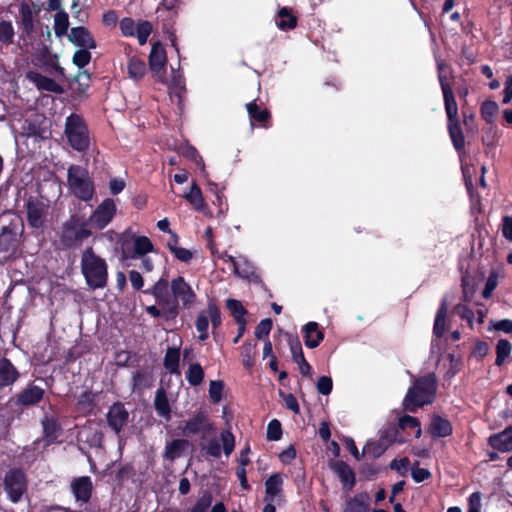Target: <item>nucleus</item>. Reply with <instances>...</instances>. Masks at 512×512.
Returning a JSON list of instances; mask_svg holds the SVG:
<instances>
[{
    "label": "nucleus",
    "instance_id": "nucleus-63",
    "mask_svg": "<svg viewBox=\"0 0 512 512\" xmlns=\"http://www.w3.org/2000/svg\"><path fill=\"white\" fill-rule=\"evenodd\" d=\"M220 439L223 445V451L226 456H229L235 447V437L230 430H224L220 434Z\"/></svg>",
    "mask_w": 512,
    "mask_h": 512
},
{
    "label": "nucleus",
    "instance_id": "nucleus-34",
    "mask_svg": "<svg viewBox=\"0 0 512 512\" xmlns=\"http://www.w3.org/2000/svg\"><path fill=\"white\" fill-rule=\"evenodd\" d=\"M275 23L278 29L288 31L296 28L298 18L293 13L292 8L284 6L278 10Z\"/></svg>",
    "mask_w": 512,
    "mask_h": 512
},
{
    "label": "nucleus",
    "instance_id": "nucleus-23",
    "mask_svg": "<svg viewBox=\"0 0 512 512\" xmlns=\"http://www.w3.org/2000/svg\"><path fill=\"white\" fill-rule=\"evenodd\" d=\"M67 36L71 43L80 48L95 49L97 46L92 34L84 26L71 28Z\"/></svg>",
    "mask_w": 512,
    "mask_h": 512
},
{
    "label": "nucleus",
    "instance_id": "nucleus-36",
    "mask_svg": "<svg viewBox=\"0 0 512 512\" xmlns=\"http://www.w3.org/2000/svg\"><path fill=\"white\" fill-rule=\"evenodd\" d=\"M41 425L44 439L49 443H53L58 438L59 432L61 431V425L57 417L45 415L41 420Z\"/></svg>",
    "mask_w": 512,
    "mask_h": 512
},
{
    "label": "nucleus",
    "instance_id": "nucleus-41",
    "mask_svg": "<svg viewBox=\"0 0 512 512\" xmlns=\"http://www.w3.org/2000/svg\"><path fill=\"white\" fill-rule=\"evenodd\" d=\"M16 32L12 21L0 20V47H8L14 43Z\"/></svg>",
    "mask_w": 512,
    "mask_h": 512
},
{
    "label": "nucleus",
    "instance_id": "nucleus-35",
    "mask_svg": "<svg viewBox=\"0 0 512 512\" xmlns=\"http://www.w3.org/2000/svg\"><path fill=\"white\" fill-rule=\"evenodd\" d=\"M369 504V494L367 492H360L347 500L344 512H370Z\"/></svg>",
    "mask_w": 512,
    "mask_h": 512
},
{
    "label": "nucleus",
    "instance_id": "nucleus-56",
    "mask_svg": "<svg viewBox=\"0 0 512 512\" xmlns=\"http://www.w3.org/2000/svg\"><path fill=\"white\" fill-rule=\"evenodd\" d=\"M226 307L230 311L231 315L234 318V321L244 320L245 315L247 314V310L242 305L239 300L229 298L226 301Z\"/></svg>",
    "mask_w": 512,
    "mask_h": 512
},
{
    "label": "nucleus",
    "instance_id": "nucleus-16",
    "mask_svg": "<svg viewBox=\"0 0 512 512\" xmlns=\"http://www.w3.org/2000/svg\"><path fill=\"white\" fill-rule=\"evenodd\" d=\"M169 286L170 283L166 276L162 275L152 287L143 290V293L153 296L158 305L180 308L178 302L176 300H172L169 293Z\"/></svg>",
    "mask_w": 512,
    "mask_h": 512
},
{
    "label": "nucleus",
    "instance_id": "nucleus-55",
    "mask_svg": "<svg viewBox=\"0 0 512 512\" xmlns=\"http://www.w3.org/2000/svg\"><path fill=\"white\" fill-rule=\"evenodd\" d=\"M398 428L405 430V429H415V437L419 438L421 436V424L418 418L410 416V415H404L400 417Z\"/></svg>",
    "mask_w": 512,
    "mask_h": 512
},
{
    "label": "nucleus",
    "instance_id": "nucleus-38",
    "mask_svg": "<svg viewBox=\"0 0 512 512\" xmlns=\"http://www.w3.org/2000/svg\"><path fill=\"white\" fill-rule=\"evenodd\" d=\"M448 65L444 61L437 62L438 80L443 94L444 102L455 100L454 92L447 76L444 74L445 70L448 69Z\"/></svg>",
    "mask_w": 512,
    "mask_h": 512
},
{
    "label": "nucleus",
    "instance_id": "nucleus-64",
    "mask_svg": "<svg viewBox=\"0 0 512 512\" xmlns=\"http://www.w3.org/2000/svg\"><path fill=\"white\" fill-rule=\"evenodd\" d=\"M282 437V426L279 420L272 419L267 426V439L269 441H278Z\"/></svg>",
    "mask_w": 512,
    "mask_h": 512
},
{
    "label": "nucleus",
    "instance_id": "nucleus-28",
    "mask_svg": "<svg viewBox=\"0 0 512 512\" xmlns=\"http://www.w3.org/2000/svg\"><path fill=\"white\" fill-rule=\"evenodd\" d=\"M20 378V372L10 359H0V388L12 386Z\"/></svg>",
    "mask_w": 512,
    "mask_h": 512
},
{
    "label": "nucleus",
    "instance_id": "nucleus-29",
    "mask_svg": "<svg viewBox=\"0 0 512 512\" xmlns=\"http://www.w3.org/2000/svg\"><path fill=\"white\" fill-rule=\"evenodd\" d=\"M238 262L233 271L236 276L256 284L262 283L261 276L256 272L254 265L250 261L245 257H239Z\"/></svg>",
    "mask_w": 512,
    "mask_h": 512
},
{
    "label": "nucleus",
    "instance_id": "nucleus-39",
    "mask_svg": "<svg viewBox=\"0 0 512 512\" xmlns=\"http://www.w3.org/2000/svg\"><path fill=\"white\" fill-rule=\"evenodd\" d=\"M448 312V305L447 300L444 298L442 299L434 320V326H433V334L437 338H441L445 333V327H446V316Z\"/></svg>",
    "mask_w": 512,
    "mask_h": 512
},
{
    "label": "nucleus",
    "instance_id": "nucleus-45",
    "mask_svg": "<svg viewBox=\"0 0 512 512\" xmlns=\"http://www.w3.org/2000/svg\"><path fill=\"white\" fill-rule=\"evenodd\" d=\"M388 448L387 444L379 439L377 441H368L363 447V454L376 459L382 456Z\"/></svg>",
    "mask_w": 512,
    "mask_h": 512
},
{
    "label": "nucleus",
    "instance_id": "nucleus-26",
    "mask_svg": "<svg viewBox=\"0 0 512 512\" xmlns=\"http://www.w3.org/2000/svg\"><path fill=\"white\" fill-rule=\"evenodd\" d=\"M305 345L314 349L320 345L324 339V330L317 322L310 321L302 329Z\"/></svg>",
    "mask_w": 512,
    "mask_h": 512
},
{
    "label": "nucleus",
    "instance_id": "nucleus-9",
    "mask_svg": "<svg viewBox=\"0 0 512 512\" xmlns=\"http://www.w3.org/2000/svg\"><path fill=\"white\" fill-rule=\"evenodd\" d=\"M180 429L183 436L200 435L202 440L215 432L214 424L209 419L208 413L203 410L196 411L189 419L185 420Z\"/></svg>",
    "mask_w": 512,
    "mask_h": 512
},
{
    "label": "nucleus",
    "instance_id": "nucleus-24",
    "mask_svg": "<svg viewBox=\"0 0 512 512\" xmlns=\"http://www.w3.org/2000/svg\"><path fill=\"white\" fill-rule=\"evenodd\" d=\"M19 15L20 21L18 24L22 30L20 38H23L24 40L25 38L30 39L35 32L34 15L30 5L22 2L19 7Z\"/></svg>",
    "mask_w": 512,
    "mask_h": 512
},
{
    "label": "nucleus",
    "instance_id": "nucleus-31",
    "mask_svg": "<svg viewBox=\"0 0 512 512\" xmlns=\"http://www.w3.org/2000/svg\"><path fill=\"white\" fill-rule=\"evenodd\" d=\"M453 427L451 422L440 416L433 415L429 425V433L434 438H445L452 434Z\"/></svg>",
    "mask_w": 512,
    "mask_h": 512
},
{
    "label": "nucleus",
    "instance_id": "nucleus-11",
    "mask_svg": "<svg viewBox=\"0 0 512 512\" xmlns=\"http://www.w3.org/2000/svg\"><path fill=\"white\" fill-rule=\"evenodd\" d=\"M116 204L113 199H104L93 211L90 217L85 220L87 224L96 229H104L114 218L116 214Z\"/></svg>",
    "mask_w": 512,
    "mask_h": 512
},
{
    "label": "nucleus",
    "instance_id": "nucleus-1",
    "mask_svg": "<svg viewBox=\"0 0 512 512\" xmlns=\"http://www.w3.org/2000/svg\"><path fill=\"white\" fill-rule=\"evenodd\" d=\"M436 392L437 378L434 373L416 378L404 397V410L415 413L418 408L432 404L436 398Z\"/></svg>",
    "mask_w": 512,
    "mask_h": 512
},
{
    "label": "nucleus",
    "instance_id": "nucleus-17",
    "mask_svg": "<svg viewBox=\"0 0 512 512\" xmlns=\"http://www.w3.org/2000/svg\"><path fill=\"white\" fill-rule=\"evenodd\" d=\"M107 424L116 435L120 434L128 423L129 412L122 402H115L110 407L106 414Z\"/></svg>",
    "mask_w": 512,
    "mask_h": 512
},
{
    "label": "nucleus",
    "instance_id": "nucleus-12",
    "mask_svg": "<svg viewBox=\"0 0 512 512\" xmlns=\"http://www.w3.org/2000/svg\"><path fill=\"white\" fill-rule=\"evenodd\" d=\"M170 289L173 295L172 300L181 302L183 309H190L195 304L197 295L183 276L172 279Z\"/></svg>",
    "mask_w": 512,
    "mask_h": 512
},
{
    "label": "nucleus",
    "instance_id": "nucleus-52",
    "mask_svg": "<svg viewBox=\"0 0 512 512\" xmlns=\"http://www.w3.org/2000/svg\"><path fill=\"white\" fill-rule=\"evenodd\" d=\"M499 110L498 104L492 100H486L482 103L480 107L481 117L482 119L491 124L494 122V117Z\"/></svg>",
    "mask_w": 512,
    "mask_h": 512
},
{
    "label": "nucleus",
    "instance_id": "nucleus-20",
    "mask_svg": "<svg viewBox=\"0 0 512 512\" xmlns=\"http://www.w3.org/2000/svg\"><path fill=\"white\" fill-rule=\"evenodd\" d=\"M148 62L150 70L156 74L158 79H162L166 73L167 56L166 51L160 42H155L152 45Z\"/></svg>",
    "mask_w": 512,
    "mask_h": 512
},
{
    "label": "nucleus",
    "instance_id": "nucleus-21",
    "mask_svg": "<svg viewBox=\"0 0 512 512\" xmlns=\"http://www.w3.org/2000/svg\"><path fill=\"white\" fill-rule=\"evenodd\" d=\"M25 78L32 82L40 91L52 92L55 94L64 93L63 87L60 84H58L54 79L44 76L37 71H27L25 73Z\"/></svg>",
    "mask_w": 512,
    "mask_h": 512
},
{
    "label": "nucleus",
    "instance_id": "nucleus-59",
    "mask_svg": "<svg viewBox=\"0 0 512 512\" xmlns=\"http://www.w3.org/2000/svg\"><path fill=\"white\" fill-rule=\"evenodd\" d=\"M182 155L192 161L193 163H195L201 170V172L204 174L206 173V170H205V164H204V161H203V158L202 156L199 154V152L197 151V149L193 146H187L186 148L183 149L182 151Z\"/></svg>",
    "mask_w": 512,
    "mask_h": 512
},
{
    "label": "nucleus",
    "instance_id": "nucleus-44",
    "mask_svg": "<svg viewBox=\"0 0 512 512\" xmlns=\"http://www.w3.org/2000/svg\"><path fill=\"white\" fill-rule=\"evenodd\" d=\"M257 354V344L246 341L242 346V363L245 368L251 369L255 364V357Z\"/></svg>",
    "mask_w": 512,
    "mask_h": 512
},
{
    "label": "nucleus",
    "instance_id": "nucleus-6",
    "mask_svg": "<svg viewBox=\"0 0 512 512\" xmlns=\"http://www.w3.org/2000/svg\"><path fill=\"white\" fill-rule=\"evenodd\" d=\"M118 242L122 261L146 256L154 250V245L147 236H136L130 230L123 232Z\"/></svg>",
    "mask_w": 512,
    "mask_h": 512
},
{
    "label": "nucleus",
    "instance_id": "nucleus-57",
    "mask_svg": "<svg viewBox=\"0 0 512 512\" xmlns=\"http://www.w3.org/2000/svg\"><path fill=\"white\" fill-rule=\"evenodd\" d=\"M153 30L152 24L147 20L139 21L136 25L135 36L138 39L140 45H144L147 42Z\"/></svg>",
    "mask_w": 512,
    "mask_h": 512
},
{
    "label": "nucleus",
    "instance_id": "nucleus-48",
    "mask_svg": "<svg viewBox=\"0 0 512 512\" xmlns=\"http://www.w3.org/2000/svg\"><path fill=\"white\" fill-rule=\"evenodd\" d=\"M204 370L199 363H193L186 372V379L191 386H198L203 382Z\"/></svg>",
    "mask_w": 512,
    "mask_h": 512
},
{
    "label": "nucleus",
    "instance_id": "nucleus-14",
    "mask_svg": "<svg viewBox=\"0 0 512 512\" xmlns=\"http://www.w3.org/2000/svg\"><path fill=\"white\" fill-rule=\"evenodd\" d=\"M20 235L16 224L10 223L0 230V254H6L5 258L14 256L19 248Z\"/></svg>",
    "mask_w": 512,
    "mask_h": 512
},
{
    "label": "nucleus",
    "instance_id": "nucleus-10",
    "mask_svg": "<svg viewBox=\"0 0 512 512\" xmlns=\"http://www.w3.org/2000/svg\"><path fill=\"white\" fill-rule=\"evenodd\" d=\"M447 115V129L455 150L460 154L465 149V137L458 116V104L455 100L444 102Z\"/></svg>",
    "mask_w": 512,
    "mask_h": 512
},
{
    "label": "nucleus",
    "instance_id": "nucleus-27",
    "mask_svg": "<svg viewBox=\"0 0 512 512\" xmlns=\"http://www.w3.org/2000/svg\"><path fill=\"white\" fill-rule=\"evenodd\" d=\"M153 372L150 367H139L132 375V390L142 393L153 385Z\"/></svg>",
    "mask_w": 512,
    "mask_h": 512
},
{
    "label": "nucleus",
    "instance_id": "nucleus-30",
    "mask_svg": "<svg viewBox=\"0 0 512 512\" xmlns=\"http://www.w3.org/2000/svg\"><path fill=\"white\" fill-rule=\"evenodd\" d=\"M490 446L500 452L512 451V426L506 427L502 432L489 437Z\"/></svg>",
    "mask_w": 512,
    "mask_h": 512
},
{
    "label": "nucleus",
    "instance_id": "nucleus-46",
    "mask_svg": "<svg viewBox=\"0 0 512 512\" xmlns=\"http://www.w3.org/2000/svg\"><path fill=\"white\" fill-rule=\"evenodd\" d=\"M185 198L189 201L196 210L201 211L204 208L205 202L202 191L196 182H193L190 191L185 194Z\"/></svg>",
    "mask_w": 512,
    "mask_h": 512
},
{
    "label": "nucleus",
    "instance_id": "nucleus-62",
    "mask_svg": "<svg viewBox=\"0 0 512 512\" xmlns=\"http://www.w3.org/2000/svg\"><path fill=\"white\" fill-rule=\"evenodd\" d=\"M411 477L416 483H421L432 477L431 472L426 468L419 467V461H415L411 467Z\"/></svg>",
    "mask_w": 512,
    "mask_h": 512
},
{
    "label": "nucleus",
    "instance_id": "nucleus-4",
    "mask_svg": "<svg viewBox=\"0 0 512 512\" xmlns=\"http://www.w3.org/2000/svg\"><path fill=\"white\" fill-rule=\"evenodd\" d=\"M67 181L71 193L78 199L88 202L95 194L94 182L87 169L79 165L68 168Z\"/></svg>",
    "mask_w": 512,
    "mask_h": 512
},
{
    "label": "nucleus",
    "instance_id": "nucleus-53",
    "mask_svg": "<svg viewBox=\"0 0 512 512\" xmlns=\"http://www.w3.org/2000/svg\"><path fill=\"white\" fill-rule=\"evenodd\" d=\"M69 27L68 14L64 11H59L54 17V31L57 37H62L67 34Z\"/></svg>",
    "mask_w": 512,
    "mask_h": 512
},
{
    "label": "nucleus",
    "instance_id": "nucleus-51",
    "mask_svg": "<svg viewBox=\"0 0 512 512\" xmlns=\"http://www.w3.org/2000/svg\"><path fill=\"white\" fill-rule=\"evenodd\" d=\"M195 327L197 332L199 333V340L206 341L209 338L208 328H209V318L205 311H201L196 318Z\"/></svg>",
    "mask_w": 512,
    "mask_h": 512
},
{
    "label": "nucleus",
    "instance_id": "nucleus-8",
    "mask_svg": "<svg viewBox=\"0 0 512 512\" xmlns=\"http://www.w3.org/2000/svg\"><path fill=\"white\" fill-rule=\"evenodd\" d=\"M31 63L48 74L60 79L66 78L65 69L60 66L58 56L46 45L34 49L31 53Z\"/></svg>",
    "mask_w": 512,
    "mask_h": 512
},
{
    "label": "nucleus",
    "instance_id": "nucleus-58",
    "mask_svg": "<svg viewBox=\"0 0 512 512\" xmlns=\"http://www.w3.org/2000/svg\"><path fill=\"white\" fill-rule=\"evenodd\" d=\"M213 502V495L210 491L205 490L197 499L196 503L191 507L190 512H206Z\"/></svg>",
    "mask_w": 512,
    "mask_h": 512
},
{
    "label": "nucleus",
    "instance_id": "nucleus-7",
    "mask_svg": "<svg viewBox=\"0 0 512 512\" xmlns=\"http://www.w3.org/2000/svg\"><path fill=\"white\" fill-rule=\"evenodd\" d=\"M3 489L12 503H19L28 489V477L25 471L20 467L9 469L4 475Z\"/></svg>",
    "mask_w": 512,
    "mask_h": 512
},
{
    "label": "nucleus",
    "instance_id": "nucleus-43",
    "mask_svg": "<svg viewBox=\"0 0 512 512\" xmlns=\"http://www.w3.org/2000/svg\"><path fill=\"white\" fill-rule=\"evenodd\" d=\"M496 359L495 365L500 367L510 357L512 352V345L507 339H499L496 344Z\"/></svg>",
    "mask_w": 512,
    "mask_h": 512
},
{
    "label": "nucleus",
    "instance_id": "nucleus-3",
    "mask_svg": "<svg viewBox=\"0 0 512 512\" xmlns=\"http://www.w3.org/2000/svg\"><path fill=\"white\" fill-rule=\"evenodd\" d=\"M64 135L69 146L80 153H85L91 145V133L84 117L71 113L65 119Z\"/></svg>",
    "mask_w": 512,
    "mask_h": 512
},
{
    "label": "nucleus",
    "instance_id": "nucleus-32",
    "mask_svg": "<svg viewBox=\"0 0 512 512\" xmlns=\"http://www.w3.org/2000/svg\"><path fill=\"white\" fill-rule=\"evenodd\" d=\"M284 477L282 473H273L265 481L264 501H274L283 491Z\"/></svg>",
    "mask_w": 512,
    "mask_h": 512
},
{
    "label": "nucleus",
    "instance_id": "nucleus-5",
    "mask_svg": "<svg viewBox=\"0 0 512 512\" xmlns=\"http://www.w3.org/2000/svg\"><path fill=\"white\" fill-rule=\"evenodd\" d=\"M91 235L92 231L88 228L87 222L83 221L79 224L77 216L72 215L69 220L62 225L59 242L64 250L74 249L80 247L83 240L89 238Z\"/></svg>",
    "mask_w": 512,
    "mask_h": 512
},
{
    "label": "nucleus",
    "instance_id": "nucleus-37",
    "mask_svg": "<svg viewBox=\"0 0 512 512\" xmlns=\"http://www.w3.org/2000/svg\"><path fill=\"white\" fill-rule=\"evenodd\" d=\"M148 315L153 318H162L165 321L175 320L180 313V308L168 307L165 305H150L145 308Z\"/></svg>",
    "mask_w": 512,
    "mask_h": 512
},
{
    "label": "nucleus",
    "instance_id": "nucleus-2",
    "mask_svg": "<svg viewBox=\"0 0 512 512\" xmlns=\"http://www.w3.org/2000/svg\"><path fill=\"white\" fill-rule=\"evenodd\" d=\"M81 272L86 284L91 289H102L108 282V265L106 260L97 255L92 246L87 247L81 255Z\"/></svg>",
    "mask_w": 512,
    "mask_h": 512
},
{
    "label": "nucleus",
    "instance_id": "nucleus-40",
    "mask_svg": "<svg viewBox=\"0 0 512 512\" xmlns=\"http://www.w3.org/2000/svg\"><path fill=\"white\" fill-rule=\"evenodd\" d=\"M188 445L189 442L187 439H174L166 444L164 457L167 460L173 461L182 455Z\"/></svg>",
    "mask_w": 512,
    "mask_h": 512
},
{
    "label": "nucleus",
    "instance_id": "nucleus-22",
    "mask_svg": "<svg viewBox=\"0 0 512 512\" xmlns=\"http://www.w3.org/2000/svg\"><path fill=\"white\" fill-rule=\"evenodd\" d=\"M292 360L298 365L299 371L302 376H309L312 371L311 365L305 359L301 342L298 337H290L288 341Z\"/></svg>",
    "mask_w": 512,
    "mask_h": 512
},
{
    "label": "nucleus",
    "instance_id": "nucleus-60",
    "mask_svg": "<svg viewBox=\"0 0 512 512\" xmlns=\"http://www.w3.org/2000/svg\"><path fill=\"white\" fill-rule=\"evenodd\" d=\"M207 315H208V318H210V320H211L213 331L218 329L222 324V319H221L220 308L218 307V305L215 302H213V301L208 302Z\"/></svg>",
    "mask_w": 512,
    "mask_h": 512
},
{
    "label": "nucleus",
    "instance_id": "nucleus-47",
    "mask_svg": "<svg viewBox=\"0 0 512 512\" xmlns=\"http://www.w3.org/2000/svg\"><path fill=\"white\" fill-rule=\"evenodd\" d=\"M146 73V64L145 62L138 58L132 57L128 62V74L131 78L141 79Z\"/></svg>",
    "mask_w": 512,
    "mask_h": 512
},
{
    "label": "nucleus",
    "instance_id": "nucleus-19",
    "mask_svg": "<svg viewBox=\"0 0 512 512\" xmlns=\"http://www.w3.org/2000/svg\"><path fill=\"white\" fill-rule=\"evenodd\" d=\"M45 396V390L30 382L20 390L14 397L17 405H24L26 408L37 406Z\"/></svg>",
    "mask_w": 512,
    "mask_h": 512
},
{
    "label": "nucleus",
    "instance_id": "nucleus-61",
    "mask_svg": "<svg viewBox=\"0 0 512 512\" xmlns=\"http://www.w3.org/2000/svg\"><path fill=\"white\" fill-rule=\"evenodd\" d=\"M89 50L90 49L81 48L74 53L72 62L79 70H82L91 61V53Z\"/></svg>",
    "mask_w": 512,
    "mask_h": 512
},
{
    "label": "nucleus",
    "instance_id": "nucleus-18",
    "mask_svg": "<svg viewBox=\"0 0 512 512\" xmlns=\"http://www.w3.org/2000/svg\"><path fill=\"white\" fill-rule=\"evenodd\" d=\"M93 483L90 476L75 477L70 482V491L73 494L76 502L87 504L93 494Z\"/></svg>",
    "mask_w": 512,
    "mask_h": 512
},
{
    "label": "nucleus",
    "instance_id": "nucleus-33",
    "mask_svg": "<svg viewBox=\"0 0 512 512\" xmlns=\"http://www.w3.org/2000/svg\"><path fill=\"white\" fill-rule=\"evenodd\" d=\"M154 408L158 416L170 421L172 410L168 400L167 392L163 387H159L155 392Z\"/></svg>",
    "mask_w": 512,
    "mask_h": 512
},
{
    "label": "nucleus",
    "instance_id": "nucleus-15",
    "mask_svg": "<svg viewBox=\"0 0 512 512\" xmlns=\"http://www.w3.org/2000/svg\"><path fill=\"white\" fill-rule=\"evenodd\" d=\"M328 467L337 475L344 491L350 492L354 488L356 485V474L345 461L330 459Z\"/></svg>",
    "mask_w": 512,
    "mask_h": 512
},
{
    "label": "nucleus",
    "instance_id": "nucleus-13",
    "mask_svg": "<svg viewBox=\"0 0 512 512\" xmlns=\"http://www.w3.org/2000/svg\"><path fill=\"white\" fill-rule=\"evenodd\" d=\"M24 207L28 225L34 229L42 228L47 213V205L37 197L30 196L26 199Z\"/></svg>",
    "mask_w": 512,
    "mask_h": 512
},
{
    "label": "nucleus",
    "instance_id": "nucleus-25",
    "mask_svg": "<svg viewBox=\"0 0 512 512\" xmlns=\"http://www.w3.org/2000/svg\"><path fill=\"white\" fill-rule=\"evenodd\" d=\"M246 109L252 122L258 123L265 129L272 126L271 112L267 108H261L255 100L247 103Z\"/></svg>",
    "mask_w": 512,
    "mask_h": 512
},
{
    "label": "nucleus",
    "instance_id": "nucleus-42",
    "mask_svg": "<svg viewBox=\"0 0 512 512\" xmlns=\"http://www.w3.org/2000/svg\"><path fill=\"white\" fill-rule=\"evenodd\" d=\"M179 362H180V349L176 347H169L166 350L163 364L166 370L171 374L179 373Z\"/></svg>",
    "mask_w": 512,
    "mask_h": 512
},
{
    "label": "nucleus",
    "instance_id": "nucleus-49",
    "mask_svg": "<svg viewBox=\"0 0 512 512\" xmlns=\"http://www.w3.org/2000/svg\"><path fill=\"white\" fill-rule=\"evenodd\" d=\"M24 408H26L24 405L16 404L15 397H11L5 404V409L7 411V421L11 423L14 420H20L24 413Z\"/></svg>",
    "mask_w": 512,
    "mask_h": 512
},
{
    "label": "nucleus",
    "instance_id": "nucleus-54",
    "mask_svg": "<svg viewBox=\"0 0 512 512\" xmlns=\"http://www.w3.org/2000/svg\"><path fill=\"white\" fill-rule=\"evenodd\" d=\"M74 82L77 84L75 92L77 95H82L87 92L90 87L91 75L86 70H79L74 77Z\"/></svg>",
    "mask_w": 512,
    "mask_h": 512
},
{
    "label": "nucleus",
    "instance_id": "nucleus-50",
    "mask_svg": "<svg viewBox=\"0 0 512 512\" xmlns=\"http://www.w3.org/2000/svg\"><path fill=\"white\" fill-rule=\"evenodd\" d=\"M399 435V428L396 425H389L388 427L384 428L380 431V437L379 440L383 441L385 444H387L388 447H390L393 443H403V439H398Z\"/></svg>",
    "mask_w": 512,
    "mask_h": 512
}]
</instances>
